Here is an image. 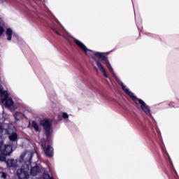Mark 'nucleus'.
Listing matches in <instances>:
<instances>
[{"instance_id": "0eeeda50", "label": "nucleus", "mask_w": 179, "mask_h": 179, "mask_svg": "<svg viewBox=\"0 0 179 179\" xmlns=\"http://www.w3.org/2000/svg\"><path fill=\"white\" fill-rule=\"evenodd\" d=\"M74 43L78 45V47L82 49L84 52H87V51H90V50L87 49L86 45H85L83 43L80 42V41L78 39H74Z\"/></svg>"}, {"instance_id": "6ab92c4d", "label": "nucleus", "mask_w": 179, "mask_h": 179, "mask_svg": "<svg viewBox=\"0 0 179 179\" xmlns=\"http://www.w3.org/2000/svg\"><path fill=\"white\" fill-rule=\"evenodd\" d=\"M8 167H15V165L13 164V160H10L7 163Z\"/></svg>"}, {"instance_id": "cd10ccee", "label": "nucleus", "mask_w": 179, "mask_h": 179, "mask_svg": "<svg viewBox=\"0 0 179 179\" xmlns=\"http://www.w3.org/2000/svg\"><path fill=\"white\" fill-rule=\"evenodd\" d=\"M49 179H54V178H50V175H48Z\"/></svg>"}, {"instance_id": "7ed1b4c3", "label": "nucleus", "mask_w": 179, "mask_h": 179, "mask_svg": "<svg viewBox=\"0 0 179 179\" xmlns=\"http://www.w3.org/2000/svg\"><path fill=\"white\" fill-rule=\"evenodd\" d=\"M41 125H42L45 131L46 141H48V142H52V138H51V127H52V122L50 120L44 119L41 121Z\"/></svg>"}, {"instance_id": "c85d7f7f", "label": "nucleus", "mask_w": 179, "mask_h": 179, "mask_svg": "<svg viewBox=\"0 0 179 179\" xmlns=\"http://www.w3.org/2000/svg\"><path fill=\"white\" fill-rule=\"evenodd\" d=\"M106 54H108V52H107Z\"/></svg>"}, {"instance_id": "20e7f679", "label": "nucleus", "mask_w": 179, "mask_h": 179, "mask_svg": "<svg viewBox=\"0 0 179 179\" xmlns=\"http://www.w3.org/2000/svg\"><path fill=\"white\" fill-rule=\"evenodd\" d=\"M94 55L95 57H98L103 61V64H105L108 69L110 71V72H113V67H111V64H110V62L108 61V59L107 57L104 55V53L99 52H94Z\"/></svg>"}, {"instance_id": "9d476101", "label": "nucleus", "mask_w": 179, "mask_h": 179, "mask_svg": "<svg viewBox=\"0 0 179 179\" xmlns=\"http://www.w3.org/2000/svg\"><path fill=\"white\" fill-rule=\"evenodd\" d=\"M48 26L51 29V30H52V31H54V33H56V34L58 36H61V34L58 31V30H57V28L55 27V25H54V22L50 20L48 23Z\"/></svg>"}, {"instance_id": "6e6552de", "label": "nucleus", "mask_w": 179, "mask_h": 179, "mask_svg": "<svg viewBox=\"0 0 179 179\" xmlns=\"http://www.w3.org/2000/svg\"><path fill=\"white\" fill-rule=\"evenodd\" d=\"M40 171H41L40 166L36 165L31 168L30 174L31 176H33V177H36V176H37Z\"/></svg>"}, {"instance_id": "5701e85b", "label": "nucleus", "mask_w": 179, "mask_h": 179, "mask_svg": "<svg viewBox=\"0 0 179 179\" xmlns=\"http://www.w3.org/2000/svg\"><path fill=\"white\" fill-rule=\"evenodd\" d=\"M169 107H171V108L176 107V103L175 102H170L169 103Z\"/></svg>"}, {"instance_id": "a878e982", "label": "nucleus", "mask_w": 179, "mask_h": 179, "mask_svg": "<svg viewBox=\"0 0 179 179\" xmlns=\"http://www.w3.org/2000/svg\"><path fill=\"white\" fill-rule=\"evenodd\" d=\"M134 104L137 108H139V105L138 104V102L134 101Z\"/></svg>"}, {"instance_id": "423d86ee", "label": "nucleus", "mask_w": 179, "mask_h": 179, "mask_svg": "<svg viewBox=\"0 0 179 179\" xmlns=\"http://www.w3.org/2000/svg\"><path fill=\"white\" fill-rule=\"evenodd\" d=\"M45 155L47 157H54V148L51 145H48L47 148L43 149Z\"/></svg>"}, {"instance_id": "2eb2a0df", "label": "nucleus", "mask_w": 179, "mask_h": 179, "mask_svg": "<svg viewBox=\"0 0 179 179\" xmlns=\"http://www.w3.org/2000/svg\"><path fill=\"white\" fill-rule=\"evenodd\" d=\"M5 101L6 107H12V106H13V104L15 103L12 99H8L7 100H5Z\"/></svg>"}, {"instance_id": "39448f33", "label": "nucleus", "mask_w": 179, "mask_h": 179, "mask_svg": "<svg viewBox=\"0 0 179 179\" xmlns=\"http://www.w3.org/2000/svg\"><path fill=\"white\" fill-rule=\"evenodd\" d=\"M0 151L1 155H4V156H9L13 152L12 146L10 145H1L0 147Z\"/></svg>"}, {"instance_id": "aec40b11", "label": "nucleus", "mask_w": 179, "mask_h": 179, "mask_svg": "<svg viewBox=\"0 0 179 179\" xmlns=\"http://www.w3.org/2000/svg\"><path fill=\"white\" fill-rule=\"evenodd\" d=\"M19 115H20V113L17 112L15 114H14V118L16 120V121H19Z\"/></svg>"}, {"instance_id": "f257e3e1", "label": "nucleus", "mask_w": 179, "mask_h": 179, "mask_svg": "<svg viewBox=\"0 0 179 179\" xmlns=\"http://www.w3.org/2000/svg\"><path fill=\"white\" fill-rule=\"evenodd\" d=\"M31 154L23 153L20 157V163L25 164L26 169H17V176L19 179H29V166L31 164Z\"/></svg>"}, {"instance_id": "412c9836", "label": "nucleus", "mask_w": 179, "mask_h": 179, "mask_svg": "<svg viewBox=\"0 0 179 179\" xmlns=\"http://www.w3.org/2000/svg\"><path fill=\"white\" fill-rule=\"evenodd\" d=\"M6 156L5 155H0V160L1 162H6Z\"/></svg>"}, {"instance_id": "a211bd4d", "label": "nucleus", "mask_w": 179, "mask_h": 179, "mask_svg": "<svg viewBox=\"0 0 179 179\" xmlns=\"http://www.w3.org/2000/svg\"><path fill=\"white\" fill-rule=\"evenodd\" d=\"M120 86H121L122 90L124 92V93H127L129 91V90H128L127 88V87L125 85H124V83H121Z\"/></svg>"}, {"instance_id": "b1692460", "label": "nucleus", "mask_w": 179, "mask_h": 179, "mask_svg": "<svg viewBox=\"0 0 179 179\" xmlns=\"http://www.w3.org/2000/svg\"><path fill=\"white\" fill-rule=\"evenodd\" d=\"M3 132V129L2 128V125L0 124V136L2 135Z\"/></svg>"}, {"instance_id": "4468645a", "label": "nucleus", "mask_w": 179, "mask_h": 179, "mask_svg": "<svg viewBox=\"0 0 179 179\" xmlns=\"http://www.w3.org/2000/svg\"><path fill=\"white\" fill-rule=\"evenodd\" d=\"M9 139L11 141V142H16L17 141V133H13L9 136Z\"/></svg>"}, {"instance_id": "dca6fc26", "label": "nucleus", "mask_w": 179, "mask_h": 179, "mask_svg": "<svg viewBox=\"0 0 179 179\" xmlns=\"http://www.w3.org/2000/svg\"><path fill=\"white\" fill-rule=\"evenodd\" d=\"M1 100H3V101H5V100H6L8 99V97H9V94H8V92L6 91H3L1 92Z\"/></svg>"}, {"instance_id": "ddd939ff", "label": "nucleus", "mask_w": 179, "mask_h": 179, "mask_svg": "<svg viewBox=\"0 0 179 179\" xmlns=\"http://www.w3.org/2000/svg\"><path fill=\"white\" fill-rule=\"evenodd\" d=\"M5 33V28H3V20L0 17V37Z\"/></svg>"}, {"instance_id": "bb28decb", "label": "nucleus", "mask_w": 179, "mask_h": 179, "mask_svg": "<svg viewBox=\"0 0 179 179\" xmlns=\"http://www.w3.org/2000/svg\"><path fill=\"white\" fill-rule=\"evenodd\" d=\"M2 90L0 89V94L1 95L2 94Z\"/></svg>"}, {"instance_id": "4be33fe9", "label": "nucleus", "mask_w": 179, "mask_h": 179, "mask_svg": "<svg viewBox=\"0 0 179 179\" xmlns=\"http://www.w3.org/2000/svg\"><path fill=\"white\" fill-rule=\"evenodd\" d=\"M62 117H63V118H64V120H66L69 117V116L67 115L66 113H62Z\"/></svg>"}, {"instance_id": "393cba45", "label": "nucleus", "mask_w": 179, "mask_h": 179, "mask_svg": "<svg viewBox=\"0 0 179 179\" xmlns=\"http://www.w3.org/2000/svg\"><path fill=\"white\" fill-rule=\"evenodd\" d=\"M7 176H8V175L6 174V173L3 172V173H2L1 177H2V178H6Z\"/></svg>"}, {"instance_id": "1a4fd4ad", "label": "nucleus", "mask_w": 179, "mask_h": 179, "mask_svg": "<svg viewBox=\"0 0 179 179\" xmlns=\"http://www.w3.org/2000/svg\"><path fill=\"white\" fill-rule=\"evenodd\" d=\"M96 66H98L100 72L103 73V76H105V78H108V75H107V73L106 72V70L104 69V67L101 64V62L99 61H96Z\"/></svg>"}, {"instance_id": "f8f14e48", "label": "nucleus", "mask_w": 179, "mask_h": 179, "mask_svg": "<svg viewBox=\"0 0 179 179\" xmlns=\"http://www.w3.org/2000/svg\"><path fill=\"white\" fill-rule=\"evenodd\" d=\"M31 125H32V127H33V128H34V129L36 132H41V129L38 126V124H37V122L32 121Z\"/></svg>"}, {"instance_id": "9b49d317", "label": "nucleus", "mask_w": 179, "mask_h": 179, "mask_svg": "<svg viewBox=\"0 0 179 179\" xmlns=\"http://www.w3.org/2000/svg\"><path fill=\"white\" fill-rule=\"evenodd\" d=\"M13 33V31L12 30V29L10 28H8L6 31V36L7 37V40H8V41H10V40H12V34Z\"/></svg>"}, {"instance_id": "f3484780", "label": "nucleus", "mask_w": 179, "mask_h": 179, "mask_svg": "<svg viewBox=\"0 0 179 179\" xmlns=\"http://www.w3.org/2000/svg\"><path fill=\"white\" fill-rule=\"evenodd\" d=\"M41 143L43 150H44L45 148H47V141H45V138H41Z\"/></svg>"}, {"instance_id": "f03ea898", "label": "nucleus", "mask_w": 179, "mask_h": 179, "mask_svg": "<svg viewBox=\"0 0 179 179\" xmlns=\"http://www.w3.org/2000/svg\"><path fill=\"white\" fill-rule=\"evenodd\" d=\"M126 94H127V96H129V97L131 98V100L133 101L137 100V101L138 102V104H140L141 106V110H143V111L146 114V115H152V113H150V108H149V106L146 105V103H145L143 100L136 97V96H135L134 93L129 90L127 91Z\"/></svg>"}]
</instances>
